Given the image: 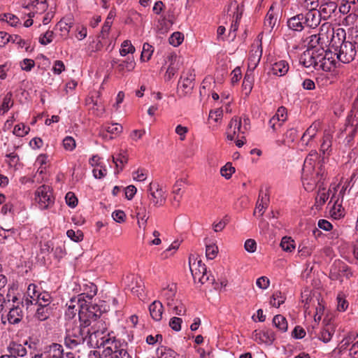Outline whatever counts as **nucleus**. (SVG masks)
I'll use <instances>...</instances> for the list:
<instances>
[{
    "mask_svg": "<svg viewBox=\"0 0 358 358\" xmlns=\"http://www.w3.org/2000/svg\"><path fill=\"white\" fill-rule=\"evenodd\" d=\"M322 34H313L309 37L308 48L301 55L299 63L306 68L328 72L336 66V60L331 51L325 50L320 44Z\"/></svg>",
    "mask_w": 358,
    "mask_h": 358,
    "instance_id": "obj_1",
    "label": "nucleus"
},
{
    "mask_svg": "<svg viewBox=\"0 0 358 358\" xmlns=\"http://www.w3.org/2000/svg\"><path fill=\"white\" fill-rule=\"evenodd\" d=\"M166 201V195L163 188L157 182H150L148 186L146 197H142L141 203L136 206V216L147 222L152 208L163 206Z\"/></svg>",
    "mask_w": 358,
    "mask_h": 358,
    "instance_id": "obj_2",
    "label": "nucleus"
},
{
    "mask_svg": "<svg viewBox=\"0 0 358 358\" xmlns=\"http://www.w3.org/2000/svg\"><path fill=\"white\" fill-rule=\"evenodd\" d=\"M318 158L316 150H311L306 157L302 168V182L305 189L308 192L313 191L317 184L323 178L324 170L320 164L315 169V162Z\"/></svg>",
    "mask_w": 358,
    "mask_h": 358,
    "instance_id": "obj_3",
    "label": "nucleus"
},
{
    "mask_svg": "<svg viewBox=\"0 0 358 358\" xmlns=\"http://www.w3.org/2000/svg\"><path fill=\"white\" fill-rule=\"evenodd\" d=\"M345 31L343 29H337L333 34L331 48L338 60L343 64L351 62L357 54L356 43L345 41Z\"/></svg>",
    "mask_w": 358,
    "mask_h": 358,
    "instance_id": "obj_4",
    "label": "nucleus"
},
{
    "mask_svg": "<svg viewBox=\"0 0 358 358\" xmlns=\"http://www.w3.org/2000/svg\"><path fill=\"white\" fill-rule=\"evenodd\" d=\"M77 303L80 308L78 313V317L80 323L84 327H88L93 322L92 320H96L101 317V310L96 304H87V301L84 299V296H78Z\"/></svg>",
    "mask_w": 358,
    "mask_h": 358,
    "instance_id": "obj_5",
    "label": "nucleus"
},
{
    "mask_svg": "<svg viewBox=\"0 0 358 358\" xmlns=\"http://www.w3.org/2000/svg\"><path fill=\"white\" fill-rule=\"evenodd\" d=\"M69 326L64 338V344L67 348L74 349L85 341L87 342L90 331L87 327L80 323L79 325L69 324Z\"/></svg>",
    "mask_w": 358,
    "mask_h": 358,
    "instance_id": "obj_6",
    "label": "nucleus"
},
{
    "mask_svg": "<svg viewBox=\"0 0 358 358\" xmlns=\"http://www.w3.org/2000/svg\"><path fill=\"white\" fill-rule=\"evenodd\" d=\"M286 24L289 30L301 32L305 27L316 28L320 24V20H316L311 13H300L287 18Z\"/></svg>",
    "mask_w": 358,
    "mask_h": 358,
    "instance_id": "obj_7",
    "label": "nucleus"
},
{
    "mask_svg": "<svg viewBox=\"0 0 358 358\" xmlns=\"http://www.w3.org/2000/svg\"><path fill=\"white\" fill-rule=\"evenodd\" d=\"M124 342L117 339L113 331L107 332V334L96 340L94 345L97 348H103L102 356L103 358L109 357L113 351L120 348Z\"/></svg>",
    "mask_w": 358,
    "mask_h": 358,
    "instance_id": "obj_8",
    "label": "nucleus"
},
{
    "mask_svg": "<svg viewBox=\"0 0 358 358\" xmlns=\"http://www.w3.org/2000/svg\"><path fill=\"white\" fill-rule=\"evenodd\" d=\"M189 265L195 282L198 281L201 284H204L209 280V275L207 274L206 265L202 263L201 259H198L195 255H191L189 257Z\"/></svg>",
    "mask_w": 358,
    "mask_h": 358,
    "instance_id": "obj_9",
    "label": "nucleus"
},
{
    "mask_svg": "<svg viewBox=\"0 0 358 358\" xmlns=\"http://www.w3.org/2000/svg\"><path fill=\"white\" fill-rule=\"evenodd\" d=\"M35 200L41 210L50 208L55 203L52 188L46 185L38 187L35 192Z\"/></svg>",
    "mask_w": 358,
    "mask_h": 358,
    "instance_id": "obj_10",
    "label": "nucleus"
},
{
    "mask_svg": "<svg viewBox=\"0 0 358 358\" xmlns=\"http://www.w3.org/2000/svg\"><path fill=\"white\" fill-rule=\"evenodd\" d=\"M195 74L193 71L189 69L183 72L178 83L177 93L178 96L185 97L189 96L194 87Z\"/></svg>",
    "mask_w": 358,
    "mask_h": 358,
    "instance_id": "obj_11",
    "label": "nucleus"
},
{
    "mask_svg": "<svg viewBox=\"0 0 358 358\" xmlns=\"http://www.w3.org/2000/svg\"><path fill=\"white\" fill-rule=\"evenodd\" d=\"M349 279L353 276V273L350 266L340 259H336L330 267L329 277L332 280L343 282L342 277Z\"/></svg>",
    "mask_w": 358,
    "mask_h": 358,
    "instance_id": "obj_12",
    "label": "nucleus"
},
{
    "mask_svg": "<svg viewBox=\"0 0 358 358\" xmlns=\"http://www.w3.org/2000/svg\"><path fill=\"white\" fill-rule=\"evenodd\" d=\"M92 321V324L87 327L90 331L87 344L91 346L94 345L96 339L106 335L108 330L107 325L101 317Z\"/></svg>",
    "mask_w": 358,
    "mask_h": 358,
    "instance_id": "obj_13",
    "label": "nucleus"
},
{
    "mask_svg": "<svg viewBox=\"0 0 358 358\" xmlns=\"http://www.w3.org/2000/svg\"><path fill=\"white\" fill-rule=\"evenodd\" d=\"M24 317V311L22 307L19 303L16 305H13L12 308H10L8 313L6 315H1V319L3 324H6V320L10 324H19L23 319Z\"/></svg>",
    "mask_w": 358,
    "mask_h": 358,
    "instance_id": "obj_14",
    "label": "nucleus"
},
{
    "mask_svg": "<svg viewBox=\"0 0 358 358\" xmlns=\"http://www.w3.org/2000/svg\"><path fill=\"white\" fill-rule=\"evenodd\" d=\"M169 65L167 68L164 78L166 80H170L176 74L180 68V59L175 53L170 54L167 57Z\"/></svg>",
    "mask_w": 358,
    "mask_h": 358,
    "instance_id": "obj_15",
    "label": "nucleus"
},
{
    "mask_svg": "<svg viewBox=\"0 0 358 358\" xmlns=\"http://www.w3.org/2000/svg\"><path fill=\"white\" fill-rule=\"evenodd\" d=\"M318 131L317 125L311 124L302 135L300 142L301 145L306 148L312 145V142L317 135Z\"/></svg>",
    "mask_w": 358,
    "mask_h": 358,
    "instance_id": "obj_16",
    "label": "nucleus"
},
{
    "mask_svg": "<svg viewBox=\"0 0 358 358\" xmlns=\"http://www.w3.org/2000/svg\"><path fill=\"white\" fill-rule=\"evenodd\" d=\"M299 3L306 10L305 13H311L312 16L316 17V20H320V15L317 10L319 6L318 0H299Z\"/></svg>",
    "mask_w": 358,
    "mask_h": 358,
    "instance_id": "obj_17",
    "label": "nucleus"
},
{
    "mask_svg": "<svg viewBox=\"0 0 358 358\" xmlns=\"http://www.w3.org/2000/svg\"><path fill=\"white\" fill-rule=\"evenodd\" d=\"M358 129V117L357 115L346 124L345 131L347 133L345 140L348 144H350L355 137Z\"/></svg>",
    "mask_w": 358,
    "mask_h": 358,
    "instance_id": "obj_18",
    "label": "nucleus"
},
{
    "mask_svg": "<svg viewBox=\"0 0 358 358\" xmlns=\"http://www.w3.org/2000/svg\"><path fill=\"white\" fill-rule=\"evenodd\" d=\"M136 66V62L133 57H128L126 59L122 60L117 66V72L124 75L125 72L132 71Z\"/></svg>",
    "mask_w": 358,
    "mask_h": 358,
    "instance_id": "obj_19",
    "label": "nucleus"
},
{
    "mask_svg": "<svg viewBox=\"0 0 358 358\" xmlns=\"http://www.w3.org/2000/svg\"><path fill=\"white\" fill-rule=\"evenodd\" d=\"M289 64L285 60H279L272 64L271 72L277 76H283L289 71Z\"/></svg>",
    "mask_w": 358,
    "mask_h": 358,
    "instance_id": "obj_20",
    "label": "nucleus"
},
{
    "mask_svg": "<svg viewBox=\"0 0 358 358\" xmlns=\"http://www.w3.org/2000/svg\"><path fill=\"white\" fill-rule=\"evenodd\" d=\"M150 314L155 321H160L162 318L164 307L162 303L157 300L154 301L149 306Z\"/></svg>",
    "mask_w": 358,
    "mask_h": 358,
    "instance_id": "obj_21",
    "label": "nucleus"
},
{
    "mask_svg": "<svg viewBox=\"0 0 358 358\" xmlns=\"http://www.w3.org/2000/svg\"><path fill=\"white\" fill-rule=\"evenodd\" d=\"M176 292L175 285L168 286L162 290L161 297L165 300L167 306L171 307V305H174V301L176 300L175 299Z\"/></svg>",
    "mask_w": 358,
    "mask_h": 358,
    "instance_id": "obj_22",
    "label": "nucleus"
},
{
    "mask_svg": "<svg viewBox=\"0 0 358 358\" xmlns=\"http://www.w3.org/2000/svg\"><path fill=\"white\" fill-rule=\"evenodd\" d=\"M333 135L329 132L325 131L322 136V143L320 145V152L323 155H329L331 152Z\"/></svg>",
    "mask_w": 358,
    "mask_h": 358,
    "instance_id": "obj_23",
    "label": "nucleus"
},
{
    "mask_svg": "<svg viewBox=\"0 0 358 358\" xmlns=\"http://www.w3.org/2000/svg\"><path fill=\"white\" fill-rule=\"evenodd\" d=\"M262 55V47H258L255 50H252L248 58V69L254 71L258 66Z\"/></svg>",
    "mask_w": 358,
    "mask_h": 358,
    "instance_id": "obj_24",
    "label": "nucleus"
},
{
    "mask_svg": "<svg viewBox=\"0 0 358 358\" xmlns=\"http://www.w3.org/2000/svg\"><path fill=\"white\" fill-rule=\"evenodd\" d=\"M52 310V308L50 306H45V305L38 306L34 317L39 322L45 321L50 317Z\"/></svg>",
    "mask_w": 358,
    "mask_h": 358,
    "instance_id": "obj_25",
    "label": "nucleus"
},
{
    "mask_svg": "<svg viewBox=\"0 0 358 358\" xmlns=\"http://www.w3.org/2000/svg\"><path fill=\"white\" fill-rule=\"evenodd\" d=\"M278 19V15L275 13L273 6H271L264 19V27L271 31L275 27Z\"/></svg>",
    "mask_w": 358,
    "mask_h": 358,
    "instance_id": "obj_26",
    "label": "nucleus"
},
{
    "mask_svg": "<svg viewBox=\"0 0 358 358\" xmlns=\"http://www.w3.org/2000/svg\"><path fill=\"white\" fill-rule=\"evenodd\" d=\"M256 339L258 338L259 340L266 344H271L275 339V334L271 329H266L259 333L255 331Z\"/></svg>",
    "mask_w": 358,
    "mask_h": 358,
    "instance_id": "obj_27",
    "label": "nucleus"
},
{
    "mask_svg": "<svg viewBox=\"0 0 358 358\" xmlns=\"http://www.w3.org/2000/svg\"><path fill=\"white\" fill-rule=\"evenodd\" d=\"M242 124V117H234L229 124V130L232 131L234 134H236L237 137H238L239 134H244L245 132Z\"/></svg>",
    "mask_w": 358,
    "mask_h": 358,
    "instance_id": "obj_28",
    "label": "nucleus"
},
{
    "mask_svg": "<svg viewBox=\"0 0 358 358\" xmlns=\"http://www.w3.org/2000/svg\"><path fill=\"white\" fill-rule=\"evenodd\" d=\"M336 8V5L334 2L330 1L322 4L320 8V10H317V12L320 15V18L323 17L324 19H327L334 13Z\"/></svg>",
    "mask_w": 358,
    "mask_h": 358,
    "instance_id": "obj_29",
    "label": "nucleus"
},
{
    "mask_svg": "<svg viewBox=\"0 0 358 358\" xmlns=\"http://www.w3.org/2000/svg\"><path fill=\"white\" fill-rule=\"evenodd\" d=\"M78 299L72 298L69 303H66L67 309L65 312V317L69 320L73 319L77 312L79 313L80 308L77 303Z\"/></svg>",
    "mask_w": 358,
    "mask_h": 358,
    "instance_id": "obj_30",
    "label": "nucleus"
},
{
    "mask_svg": "<svg viewBox=\"0 0 358 358\" xmlns=\"http://www.w3.org/2000/svg\"><path fill=\"white\" fill-rule=\"evenodd\" d=\"M157 355L158 358H178L179 355L175 352L173 350L164 346L161 345L157 349L156 351Z\"/></svg>",
    "mask_w": 358,
    "mask_h": 358,
    "instance_id": "obj_31",
    "label": "nucleus"
},
{
    "mask_svg": "<svg viewBox=\"0 0 358 358\" xmlns=\"http://www.w3.org/2000/svg\"><path fill=\"white\" fill-rule=\"evenodd\" d=\"M63 349L62 345L54 343L50 347L48 352L43 353L45 358H62Z\"/></svg>",
    "mask_w": 358,
    "mask_h": 358,
    "instance_id": "obj_32",
    "label": "nucleus"
},
{
    "mask_svg": "<svg viewBox=\"0 0 358 358\" xmlns=\"http://www.w3.org/2000/svg\"><path fill=\"white\" fill-rule=\"evenodd\" d=\"M27 9H34L36 13H43L47 8L48 5L45 0H33L31 3L24 6Z\"/></svg>",
    "mask_w": 358,
    "mask_h": 358,
    "instance_id": "obj_33",
    "label": "nucleus"
},
{
    "mask_svg": "<svg viewBox=\"0 0 358 358\" xmlns=\"http://www.w3.org/2000/svg\"><path fill=\"white\" fill-rule=\"evenodd\" d=\"M127 343H124L120 348H118L106 358H132L131 355L127 351Z\"/></svg>",
    "mask_w": 358,
    "mask_h": 358,
    "instance_id": "obj_34",
    "label": "nucleus"
},
{
    "mask_svg": "<svg viewBox=\"0 0 358 358\" xmlns=\"http://www.w3.org/2000/svg\"><path fill=\"white\" fill-rule=\"evenodd\" d=\"M334 334V327L331 324H327L321 330L319 338L324 343H328L331 341Z\"/></svg>",
    "mask_w": 358,
    "mask_h": 358,
    "instance_id": "obj_35",
    "label": "nucleus"
},
{
    "mask_svg": "<svg viewBox=\"0 0 358 358\" xmlns=\"http://www.w3.org/2000/svg\"><path fill=\"white\" fill-rule=\"evenodd\" d=\"M273 324L280 331L285 332L287 330L288 324L286 318L282 315H277L273 319Z\"/></svg>",
    "mask_w": 358,
    "mask_h": 358,
    "instance_id": "obj_36",
    "label": "nucleus"
},
{
    "mask_svg": "<svg viewBox=\"0 0 358 358\" xmlns=\"http://www.w3.org/2000/svg\"><path fill=\"white\" fill-rule=\"evenodd\" d=\"M331 217L335 220L341 219L344 217V208L341 203H338V200L335 201L333 206L330 209Z\"/></svg>",
    "mask_w": 358,
    "mask_h": 358,
    "instance_id": "obj_37",
    "label": "nucleus"
},
{
    "mask_svg": "<svg viewBox=\"0 0 358 358\" xmlns=\"http://www.w3.org/2000/svg\"><path fill=\"white\" fill-rule=\"evenodd\" d=\"M286 299L285 296L280 291H275L271 297L270 304L275 308L280 307Z\"/></svg>",
    "mask_w": 358,
    "mask_h": 358,
    "instance_id": "obj_38",
    "label": "nucleus"
},
{
    "mask_svg": "<svg viewBox=\"0 0 358 358\" xmlns=\"http://www.w3.org/2000/svg\"><path fill=\"white\" fill-rule=\"evenodd\" d=\"M13 101L12 100V93L8 92L3 99L2 103L0 106L1 114L4 115L13 106Z\"/></svg>",
    "mask_w": 358,
    "mask_h": 358,
    "instance_id": "obj_39",
    "label": "nucleus"
},
{
    "mask_svg": "<svg viewBox=\"0 0 358 358\" xmlns=\"http://www.w3.org/2000/svg\"><path fill=\"white\" fill-rule=\"evenodd\" d=\"M51 302L52 297L50 294L47 292H42L41 294H37V301L35 304H37L38 306H41V305L50 306Z\"/></svg>",
    "mask_w": 358,
    "mask_h": 358,
    "instance_id": "obj_40",
    "label": "nucleus"
},
{
    "mask_svg": "<svg viewBox=\"0 0 358 358\" xmlns=\"http://www.w3.org/2000/svg\"><path fill=\"white\" fill-rule=\"evenodd\" d=\"M135 50V47L131 44V41L125 40L122 43L120 54L121 56L124 57L128 54L134 53Z\"/></svg>",
    "mask_w": 358,
    "mask_h": 358,
    "instance_id": "obj_41",
    "label": "nucleus"
},
{
    "mask_svg": "<svg viewBox=\"0 0 358 358\" xmlns=\"http://www.w3.org/2000/svg\"><path fill=\"white\" fill-rule=\"evenodd\" d=\"M154 52V48L149 43H145L143 45V50L141 55V61H149Z\"/></svg>",
    "mask_w": 358,
    "mask_h": 358,
    "instance_id": "obj_42",
    "label": "nucleus"
},
{
    "mask_svg": "<svg viewBox=\"0 0 358 358\" xmlns=\"http://www.w3.org/2000/svg\"><path fill=\"white\" fill-rule=\"evenodd\" d=\"M30 131V128L28 126H26L23 123H20L16 124L13 129V134L18 137H23L26 136L29 131Z\"/></svg>",
    "mask_w": 358,
    "mask_h": 358,
    "instance_id": "obj_43",
    "label": "nucleus"
},
{
    "mask_svg": "<svg viewBox=\"0 0 358 358\" xmlns=\"http://www.w3.org/2000/svg\"><path fill=\"white\" fill-rule=\"evenodd\" d=\"M9 353L14 354L16 357H24L27 355V349L22 345H13V347L8 348Z\"/></svg>",
    "mask_w": 358,
    "mask_h": 358,
    "instance_id": "obj_44",
    "label": "nucleus"
},
{
    "mask_svg": "<svg viewBox=\"0 0 358 358\" xmlns=\"http://www.w3.org/2000/svg\"><path fill=\"white\" fill-rule=\"evenodd\" d=\"M298 136V131L295 128H291L288 129L285 134L284 142L286 144H290L293 143Z\"/></svg>",
    "mask_w": 358,
    "mask_h": 358,
    "instance_id": "obj_45",
    "label": "nucleus"
},
{
    "mask_svg": "<svg viewBox=\"0 0 358 358\" xmlns=\"http://www.w3.org/2000/svg\"><path fill=\"white\" fill-rule=\"evenodd\" d=\"M280 246L282 250L286 252H292L295 248L294 240L287 237L282 238Z\"/></svg>",
    "mask_w": 358,
    "mask_h": 358,
    "instance_id": "obj_46",
    "label": "nucleus"
},
{
    "mask_svg": "<svg viewBox=\"0 0 358 358\" xmlns=\"http://www.w3.org/2000/svg\"><path fill=\"white\" fill-rule=\"evenodd\" d=\"M183 39L184 36L180 32H174L169 37V41L171 45H173L174 47H177L182 43Z\"/></svg>",
    "mask_w": 358,
    "mask_h": 358,
    "instance_id": "obj_47",
    "label": "nucleus"
},
{
    "mask_svg": "<svg viewBox=\"0 0 358 358\" xmlns=\"http://www.w3.org/2000/svg\"><path fill=\"white\" fill-rule=\"evenodd\" d=\"M104 129L109 134L118 135L122 131V127L119 124H106L103 127Z\"/></svg>",
    "mask_w": 358,
    "mask_h": 358,
    "instance_id": "obj_48",
    "label": "nucleus"
},
{
    "mask_svg": "<svg viewBox=\"0 0 358 358\" xmlns=\"http://www.w3.org/2000/svg\"><path fill=\"white\" fill-rule=\"evenodd\" d=\"M337 309L338 311H345L348 307V302L345 298V295L342 293H340L337 296Z\"/></svg>",
    "mask_w": 358,
    "mask_h": 358,
    "instance_id": "obj_49",
    "label": "nucleus"
},
{
    "mask_svg": "<svg viewBox=\"0 0 358 358\" xmlns=\"http://www.w3.org/2000/svg\"><path fill=\"white\" fill-rule=\"evenodd\" d=\"M235 172V168L230 163H227L220 169L221 175L226 179H229L232 174Z\"/></svg>",
    "mask_w": 358,
    "mask_h": 358,
    "instance_id": "obj_50",
    "label": "nucleus"
},
{
    "mask_svg": "<svg viewBox=\"0 0 358 358\" xmlns=\"http://www.w3.org/2000/svg\"><path fill=\"white\" fill-rule=\"evenodd\" d=\"M66 235L71 240L75 242H80L83 239V234L80 230L75 231L73 229H69L66 231Z\"/></svg>",
    "mask_w": 358,
    "mask_h": 358,
    "instance_id": "obj_51",
    "label": "nucleus"
},
{
    "mask_svg": "<svg viewBox=\"0 0 358 358\" xmlns=\"http://www.w3.org/2000/svg\"><path fill=\"white\" fill-rule=\"evenodd\" d=\"M169 308H172L175 313L178 315H184L186 311L184 304L178 299L174 301V305H171V307Z\"/></svg>",
    "mask_w": 358,
    "mask_h": 358,
    "instance_id": "obj_52",
    "label": "nucleus"
},
{
    "mask_svg": "<svg viewBox=\"0 0 358 358\" xmlns=\"http://www.w3.org/2000/svg\"><path fill=\"white\" fill-rule=\"evenodd\" d=\"M16 234V229L14 228L5 229L3 228H0V236L3 238V240L12 239L15 241L14 235Z\"/></svg>",
    "mask_w": 358,
    "mask_h": 358,
    "instance_id": "obj_53",
    "label": "nucleus"
},
{
    "mask_svg": "<svg viewBox=\"0 0 358 358\" xmlns=\"http://www.w3.org/2000/svg\"><path fill=\"white\" fill-rule=\"evenodd\" d=\"M54 32L53 31H47L39 38V43L42 45H48L53 40Z\"/></svg>",
    "mask_w": 358,
    "mask_h": 358,
    "instance_id": "obj_54",
    "label": "nucleus"
},
{
    "mask_svg": "<svg viewBox=\"0 0 358 358\" xmlns=\"http://www.w3.org/2000/svg\"><path fill=\"white\" fill-rule=\"evenodd\" d=\"M71 27V26L68 23L64 22L63 20H61L56 24L55 29H59L62 32L61 35L63 36H66L68 35Z\"/></svg>",
    "mask_w": 358,
    "mask_h": 358,
    "instance_id": "obj_55",
    "label": "nucleus"
},
{
    "mask_svg": "<svg viewBox=\"0 0 358 358\" xmlns=\"http://www.w3.org/2000/svg\"><path fill=\"white\" fill-rule=\"evenodd\" d=\"M63 146L66 150L72 151L76 148V141L71 136H66L63 140Z\"/></svg>",
    "mask_w": 358,
    "mask_h": 358,
    "instance_id": "obj_56",
    "label": "nucleus"
},
{
    "mask_svg": "<svg viewBox=\"0 0 358 358\" xmlns=\"http://www.w3.org/2000/svg\"><path fill=\"white\" fill-rule=\"evenodd\" d=\"M148 176V171L144 169H138L133 173V178L135 180L143 182L146 180Z\"/></svg>",
    "mask_w": 358,
    "mask_h": 358,
    "instance_id": "obj_57",
    "label": "nucleus"
},
{
    "mask_svg": "<svg viewBox=\"0 0 358 358\" xmlns=\"http://www.w3.org/2000/svg\"><path fill=\"white\" fill-rule=\"evenodd\" d=\"M218 252V248L215 245H206V255L209 259H214Z\"/></svg>",
    "mask_w": 358,
    "mask_h": 358,
    "instance_id": "obj_58",
    "label": "nucleus"
},
{
    "mask_svg": "<svg viewBox=\"0 0 358 358\" xmlns=\"http://www.w3.org/2000/svg\"><path fill=\"white\" fill-rule=\"evenodd\" d=\"M41 294L37 289L36 285L34 284H30L27 287V291L26 294L29 296V298L32 299L34 301H37V294Z\"/></svg>",
    "mask_w": 358,
    "mask_h": 358,
    "instance_id": "obj_59",
    "label": "nucleus"
},
{
    "mask_svg": "<svg viewBox=\"0 0 358 358\" xmlns=\"http://www.w3.org/2000/svg\"><path fill=\"white\" fill-rule=\"evenodd\" d=\"M65 199L66 204L71 208H74L78 204V199L71 192H69L66 194Z\"/></svg>",
    "mask_w": 358,
    "mask_h": 358,
    "instance_id": "obj_60",
    "label": "nucleus"
},
{
    "mask_svg": "<svg viewBox=\"0 0 358 358\" xmlns=\"http://www.w3.org/2000/svg\"><path fill=\"white\" fill-rule=\"evenodd\" d=\"M1 20L6 21L11 26H16L20 22V20L17 16L10 13L4 14L3 17H2Z\"/></svg>",
    "mask_w": 358,
    "mask_h": 358,
    "instance_id": "obj_61",
    "label": "nucleus"
},
{
    "mask_svg": "<svg viewBox=\"0 0 358 358\" xmlns=\"http://www.w3.org/2000/svg\"><path fill=\"white\" fill-rule=\"evenodd\" d=\"M256 285L259 288L266 289L270 285V280L266 276H262L257 279Z\"/></svg>",
    "mask_w": 358,
    "mask_h": 358,
    "instance_id": "obj_62",
    "label": "nucleus"
},
{
    "mask_svg": "<svg viewBox=\"0 0 358 358\" xmlns=\"http://www.w3.org/2000/svg\"><path fill=\"white\" fill-rule=\"evenodd\" d=\"M182 322V320L181 318L173 317L170 320L169 326L173 330L178 331L181 329Z\"/></svg>",
    "mask_w": 358,
    "mask_h": 358,
    "instance_id": "obj_63",
    "label": "nucleus"
},
{
    "mask_svg": "<svg viewBox=\"0 0 358 358\" xmlns=\"http://www.w3.org/2000/svg\"><path fill=\"white\" fill-rule=\"evenodd\" d=\"M92 173L96 178L101 179L106 175L107 169L105 167L97 166L93 169Z\"/></svg>",
    "mask_w": 358,
    "mask_h": 358,
    "instance_id": "obj_64",
    "label": "nucleus"
}]
</instances>
